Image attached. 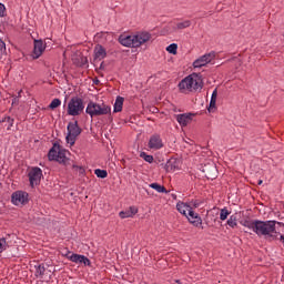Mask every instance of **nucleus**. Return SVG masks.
<instances>
[{"label": "nucleus", "mask_w": 284, "mask_h": 284, "mask_svg": "<svg viewBox=\"0 0 284 284\" xmlns=\"http://www.w3.org/2000/svg\"><path fill=\"white\" fill-rule=\"evenodd\" d=\"M178 87L182 94H187V92H196V90H203V77L201 73H192L181 80Z\"/></svg>", "instance_id": "nucleus-2"}, {"label": "nucleus", "mask_w": 284, "mask_h": 284, "mask_svg": "<svg viewBox=\"0 0 284 284\" xmlns=\"http://www.w3.org/2000/svg\"><path fill=\"white\" fill-rule=\"evenodd\" d=\"M29 182L31 187H34V185H39L41 183V176H43V171L39 166L32 168L29 173Z\"/></svg>", "instance_id": "nucleus-7"}, {"label": "nucleus", "mask_w": 284, "mask_h": 284, "mask_svg": "<svg viewBox=\"0 0 284 284\" xmlns=\"http://www.w3.org/2000/svg\"><path fill=\"white\" fill-rule=\"evenodd\" d=\"M48 159L49 161H57L62 165H65L69 161L68 156H65V149H61L59 142L53 143V146L49 150Z\"/></svg>", "instance_id": "nucleus-4"}, {"label": "nucleus", "mask_w": 284, "mask_h": 284, "mask_svg": "<svg viewBox=\"0 0 284 284\" xmlns=\"http://www.w3.org/2000/svg\"><path fill=\"white\" fill-rule=\"evenodd\" d=\"M119 216H120V219H132V215L130 214L129 211H121L119 213Z\"/></svg>", "instance_id": "nucleus-32"}, {"label": "nucleus", "mask_w": 284, "mask_h": 284, "mask_svg": "<svg viewBox=\"0 0 284 284\" xmlns=\"http://www.w3.org/2000/svg\"><path fill=\"white\" fill-rule=\"evenodd\" d=\"M194 118V113H182V114H176L175 119L178 123L182 126L185 128L192 123V119Z\"/></svg>", "instance_id": "nucleus-12"}, {"label": "nucleus", "mask_w": 284, "mask_h": 284, "mask_svg": "<svg viewBox=\"0 0 284 284\" xmlns=\"http://www.w3.org/2000/svg\"><path fill=\"white\" fill-rule=\"evenodd\" d=\"M192 26L191 20H184L183 22H178L174 30H185V28H190Z\"/></svg>", "instance_id": "nucleus-21"}, {"label": "nucleus", "mask_w": 284, "mask_h": 284, "mask_svg": "<svg viewBox=\"0 0 284 284\" xmlns=\"http://www.w3.org/2000/svg\"><path fill=\"white\" fill-rule=\"evenodd\" d=\"M72 252L71 251H65V252H62V256H64L65 258H68L70 261V257L72 256Z\"/></svg>", "instance_id": "nucleus-37"}, {"label": "nucleus", "mask_w": 284, "mask_h": 284, "mask_svg": "<svg viewBox=\"0 0 284 284\" xmlns=\"http://www.w3.org/2000/svg\"><path fill=\"white\" fill-rule=\"evenodd\" d=\"M94 83H95V85H99V80H95Z\"/></svg>", "instance_id": "nucleus-44"}, {"label": "nucleus", "mask_w": 284, "mask_h": 284, "mask_svg": "<svg viewBox=\"0 0 284 284\" xmlns=\"http://www.w3.org/2000/svg\"><path fill=\"white\" fill-rule=\"evenodd\" d=\"M128 211L129 214H131V217L139 213V209L136 206H130Z\"/></svg>", "instance_id": "nucleus-33"}, {"label": "nucleus", "mask_w": 284, "mask_h": 284, "mask_svg": "<svg viewBox=\"0 0 284 284\" xmlns=\"http://www.w3.org/2000/svg\"><path fill=\"white\" fill-rule=\"evenodd\" d=\"M73 168H77L80 171V174H83L85 170L81 166L73 165Z\"/></svg>", "instance_id": "nucleus-40"}, {"label": "nucleus", "mask_w": 284, "mask_h": 284, "mask_svg": "<svg viewBox=\"0 0 284 284\" xmlns=\"http://www.w3.org/2000/svg\"><path fill=\"white\" fill-rule=\"evenodd\" d=\"M36 276L37 278H43L45 276V265L40 264L36 266Z\"/></svg>", "instance_id": "nucleus-20"}, {"label": "nucleus", "mask_w": 284, "mask_h": 284, "mask_svg": "<svg viewBox=\"0 0 284 284\" xmlns=\"http://www.w3.org/2000/svg\"><path fill=\"white\" fill-rule=\"evenodd\" d=\"M140 158L143 159L144 161H146V163H154V156L150 155L145 152H141Z\"/></svg>", "instance_id": "nucleus-24"}, {"label": "nucleus", "mask_w": 284, "mask_h": 284, "mask_svg": "<svg viewBox=\"0 0 284 284\" xmlns=\"http://www.w3.org/2000/svg\"><path fill=\"white\" fill-rule=\"evenodd\" d=\"M0 17H6V6L0 3Z\"/></svg>", "instance_id": "nucleus-36"}, {"label": "nucleus", "mask_w": 284, "mask_h": 284, "mask_svg": "<svg viewBox=\"0 0 284 284\" xmlns=\"http://www.w3.org/2000/svg\"><path fill=\"white\" fill-rule=\"evenodd\" d=\"M207 110L209 112H214V110H216V99L211 98Z\"/></svg>", "instance_id": "nucleus-30"}, {"label": "nucleus", "mask_w": 284, "mask_h": 284, "mask_svg": "<svg viewBox=\"0 0 284 284\" xmlns=\"http://www.w3.org/2000/svg\"><path fill=\"white\" fill-rule=\"evenodd\" d=\"M70 261L72 263H79L80 265L82 264L83 261V255L77 254V253H72L70 256Z\"/></svg>", "instance_id": "nucleus-22"}, {"label": "nucleus", "mask_w": 284, "mask_h": 284, "mask_svg": "<svg viewBox=\"0 0 284 284\" xmlns=\"http://www.w3.org/2000/svg\"><path fill=\"white\" fill-rule=\"evenodd\" d=\"M67 143H69L70 145H74V143H77V136H79L81 132H83V130L79 126V121L75 120L74 122H69L67 126Z\"/></svg>", "instance_id": "nucleus-6"}, {"label": "nucleus", "mask_w": 284, "mask_h": 284, "mask_svg": "<svg viewBox=\"0 0 284 284\" xmlns=\"http://www.w3.org/2000/svg\"><path fill=\"white\" fill-rule=\"evenodd\" d=\"M28 192L16 191L11 195V203H13V205H26V203H28Z\"/></svg>", "instance_id": "nucleus-10"}, {"label": "nucleus", "mask_w": 284, "mask_h": 284, "mask_svg": "<svg viewBox=\"0 0 284 284\" xmlns=\"http://www.w3.org/2000/svg\"><path fill=\"white\" fill-rule=\"evenodd\" d=\"M226 223L229 227H232V229L236 227L239 225L236 223V215H231Z\"/></svg>", "instance_id": "nucleus-28"}, {"label": "nucleus", "mask_w": 284, "mask_h": 284, "mask_svg": "<svg viewBox=\"0 0 284 284\" xmlns=\"http://www.w3.org/2000/svg\"><path fill=\"white\" fill-rule=\"evenodd\" d=\"M215 57H216V53H214V52L206 53L193 62V68H203V67L207 65V63H212V61H214Z\"/></svg>", "instance_id": "nucleus-9"}, {"label": "nucleus", "mask_w": 284, "mask_h": 284, "mask_svg": "<svg viewBox=\"0 0 284 284\" xmlns=\"http://www.w3.org/2000/svg\"><path fill=\"white\" fill-rule=\"evenodd\" d=\"M44 51L45 44H43V40H34L32 58L39 59V57H41V54H43Z\"/></svg>", "instance_id": "nucleus-15"}, {"label": "nucleus", "mask_w": 284, "mask_h": 284, "mask_svg": "<svg viewBox=\"0 0 284 284\" xmlns=\"http://www.w3.org/2000/svg\"><path fill=\"white\" fill-rule=\"evenodd\" d=\"M186 219L192 225H194V227H199V225H202L203 223V220L199 213L194 212L192 209L186 214Z\"/></svg>", "instance_id": "nucleus-14"}, {"label": "nucleus", "mask_w": 284, "mask_h": 284, "mask_svg": "<svg viewBox=\"0 0 284 284\" xmlns=\"http://www.w3.org/2000/svg\"><path fill=\"white\" fill-rule=\"evenodd\" d=\"M149 186L152 187V190L158 191L160 194H168L170 192L168 189H165V186L159 183H151Z\"/></svg>", "instance_id": "nucleus-19"}, {"label": "nucleus", "mask_w": 284, "mask_h": 284, "mask_svg": "<svg viewBox=\"0 0 284 284\" xmlns=\"http://www.w3.org/2000/svg\"><path fill=\"white\" fill-rule=\"evenodd\" d=\"M193 205H194V207H199V203H194Z\"/></svg>", "instance_id": "nucleus-45"}, {"label": "nucleus", "mask_w": 284, "mask_h": 284, "mask_svg": "<svg viewBox=\"0 0 284 284\" xmlns=\"http://www.w3.org/2000/svg\"><path fill=\"white\" fill-rule=\"evenodd\" d=\"M6 52V42L0 38V54H3Z\"/></svg>", "instance_id": "nucleus-35"}, {"label": "nucleus", "mask_w": 284, "mask_h": 284, "mask_svg": "<svg viewBox=\"0 0 284 284\" xmlns=\"http://www.w3.org/2000/svg\"><path fill=\"white\" fill-rule=\"evenodd\" d=\"M94 55H93V63H99V61H103L105 57H108V51L101 44H97L94 47Z\"/></svg>", "instance_id": "nucleus-11"}, {"label": "nucleus", "mask_w": 284, "mask_h": 284, "mask_svg": "<svg viewBox=\"0 0 284 284\" xmlns=\"http://www.w3.org/2000/svg\"><path fill=\"white\" fill-rule=\"evenodd\" d=\"M202 172H203L205 179H209L211 181H214V179H216L219 176V170L216 169V164H214V163L205 164L202 168Z\"/></svg>", "instance_id": "nucleus-8"}, {"label": "nucleus", "mask_w": 284, "mask_h": 284, "mask_svg": "<svg viewBox=\"0 0 284 284\" xmlns=\"http://www.w3.org/2000/svg\"><path fill=\"white\" fill-rule=\"evenodd\" d=\"M176 210L180 212V214H183V216H187V213L192 210V206L184 202H178Z\"/></svg>", "instance_id": "nucleus-17"}, {"label": "nucleus", "mask_w": 284, "mask_h": 284, "mask_svg": "<svg viewBox=\"0 0 284 284\" xmlns=\"http://www.w3.org/2000/svg\"><path fill=\"white\" fill-rule=\"evenodd\" d=\"M123 101H125V99H123V97H120V95L115 99L114 109H113L114 113L123 111Z\"/></svg>", "instance_id": "nucleus-18"}, {"label": "nucleus", "mask_w": 284, "mask_h": 284, "mask_svg": "<svg viewBox=\"0 0 284 284\" xmlns=\"http://www.w3.org/2000/svg\"><path fill=\"white\" fill-rule=\"evenodd\" d=\"M217 97H219V90L215 89L213 91L212 95H211V99H215L216 100Z\"/></svg>", "instance_id": "nucleus-38"}, {"label": "nucleus", "mask_w": 284, "mask_h": 284, "mask_svg": "<svg viewBox=\"0 0 284 284\" xmlns=\"http://www.w3.org/2000/svg\"><path fill=\"white\" fill-rule=\"evenodd\" d=\"M61 105V101L59 100V98H55L51 101V103L49 104L50 110H57V108H59Z\"/></svg>", "instance_id": "nucleus-29"}, {"label": "nucleus", "mask_w": 284, "mask_h": 284, "mask_svg": "<svg viewBox=\"0 0 284 284\" xmlns=\"http://www.w3.org/2000/svg\"><path fill=\"white\" fill-rule=\"evenodd\" d=\"M81 63H88V58L82 57V58H81Z\"/></svg>", "instance_id": "nucleus-41"}, {"label": "nucleus", "mask_w": 284, "mask_h": 284, "mask_svg": "<svg viewBox=\"0 0 284 284\" xmlns=\"http://www.w3.org/2000/svg\"><path fill=\"white\" fill-rule=\"evenodd\" d=\"M85 112L94 119V116H104L105 114H112V108L106 104H99L97 102L90 101L87 105Z\"/></svg>", "instance_id": "nucleus-3"}, {"label": "nucleus", "mask_w": 284, "mask_h": 284, "mask_svg": "<svg viewBox=\"0 0 284 284\" xmlns=\"http://www.w3.org/2000/svg\"><path fill=\"white\" fill-rule=\"evenodd\" d=\"M148 148H150V150H161V148H163V140L161 139V135L153 134L149 140Z\"/></svg>", "instance_id": "nucleus-13"}, {"label": "nucleus", "mask_w": 284, "mask_h": 284, "mask_svg": "<svg viewBox=\"0 0 284 284\" xmlns=\"http://www.w3.org/2000/svg\"><path fill=\"white\" fill-rule=\"evenodd\" d=\"M6 237L0 239V252H3V250H6Z\"/></svg>", "instance_id": "nucleus-34"}, {"label": "nucleus", "mask_w": 284, "mask_h": 284, "mask_svg": "<svg viewBox=\"0 0 284 284\" xmlns=\"http://www.w3.org/2000/svg\"><path fill=\"white\" fill-rule=\"evenodd\" d=\"M12 105H19V98L18 97L12 99Z\"/></svg>", "instance_id": "nucleus-39"}, {"label": "nucleus", "mask_w": 284, "mask_h": 284, "mask_svg": "<svg viewBox=\"0 0 284 284\" xmlns=\"http://www.w3.org/2000/svg\"><path fill=\"white\" fill-rule=\"evenodd\" d=\"M166 172H174L175 170H179L181 168V160L176 158H171L166 164H165Z\"/></svg>", "instance_id": "nucleus-16"}, {"label": "nucleus", "mask_w": 284, "mask_h": 284, "mask_svg": "<svg viewBox=\"0 0 284 284\" xmlns=\"http://www.w3.org/2000/svg\"><path fill=\"white\" fill-rule=\"evenodd\" d=\"M104 69H105V67L103 65V62H101L100 70H104Z\"/></svg>", "instance_id": "nucleus-42"}, {"label": "nucleus", "mask_w": 284, "mask_h": 284, "mask_svg": "<svg viewBox=\"0 0 284 284\" xmlns=\"http://www.w3.org/2000/svg\"><path fill=\"white\" fill-rule=\"evenodd\" d=\"M176 50H179L178 43H172L169 47H166V52H169V54H176Z\"/></svg>", "instance_id": "nucleus-25"}, {"label": "nucleus", "mask_w": 284, "mask_h": 284, "mask_svg": "<svg viewBox=\"0 0 284 284\" xmlns=\"http://www.w3.org/2000/svg\"><path fill=\"white\" fill-rule=\"evenodd\" d=\"M152 39V33L148 31H139L133 36H120L119 43L124 48H141L143 43H148Z\"/></svg>", "instance_id": "nucleus-1"}, {"label": "nucleus", "mask_w": 284, "mask_h": 284, "mask_svg": "<svg viewBox=\"0 0 284 284\" xmlns=\"http://www.w3.org/2000/svg\"><path fill=\"white\" fill-rule=\"evenodd\" d=\"M231 212L227 211V207H224L220 211V220L227 221V216H230Z\"/></svg>", "instance_id": "nucleus-26"}, {"label": "nucleus", "mask_w": 284, "mask_h": 284, "mask_svg": "<svg viewBox=\"0 0 284 284\" xmlns=\"http://www.w3.org/2000/svg\"><path fill=\"white\" fill-rule=\"evenodd\" d=\"M85 110V105L83 104V99L79 97H73L68 103V114L69 116H79Z\"/></svg>", "instance_id": "nucleus-5"}, {"label": "nucleus", "mask_w": 284, "mask_h": 284, "mask_svg": "<svg viewBox=\"0 0 284 284\" xmlns=\"http://www.w3.org/2000/svg\"><path fill=\"white\" fill-rule=\"evenodd\" d=\"M1 122L9 124L7 130H11V128L14 125V119H12L10 116H4Z\"/></svg>", "instance_id": "nucleus-27"}, {"label": "nucleus", "mask_w": 284, "mask_h": 284, "mask_svg": "<svg viewBox=\"0 0 284 284\" xmlns=\"http://www.w3.org/2000/svg\"><path fill=\"white\" fill-rule=\"evenodd\" d=\"M257 185H263V180H258Z\"/></svg>", "instance_id": "nucleus-43"}, {"label": "nucleus", "mask_w": 284, "mask_h": 284, "mask_svg": "<svg viewBox=\"0 0 284 284\" xmlns=\"http://www.w3.org/2000/svg\"><path fill=\"white\" fill-rule=\"evenodd\" d=\"M81 265H84L85 267H90L92 265V262L85 255H82V264Z\"/></svg>", "instance_id": "nucleus-31"}, {"label": "nucleus", "mask_w": 284, "mask_h": 284, "mask_svg": "<svg viewBox=\"0 0 284 284\" xmlns=\"http://www.w3.org/2000/svg\"><path fill=\"white\" fill-rule=\"evenodd\" d=\"M94 174H95V176H98V179H108L106 170L95 169Z\"/></svg>", "instance_id": "nucleus-23"}]
</instances>
